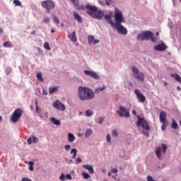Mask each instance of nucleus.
<instances>
[{
    "mask_svg": "<svg viewBox=\"0 0 181 181\" xmlns=\"http://www.w3.org/2000/svg\"><path fill=\"white\" fill-rule=\"evenodd\" d=\"M161 129L162 131H165V129H166V122H163V124L161 126Z\"/></svg>",
    "mask_w": 181,
    "mask_h": 181,
    "instance_id": "nucleus-47",
    "label": "nucleus"
},
{
    "mask_svg": "<svg viewBox=\"0 0 181 181\" xmlns=\"http://www.w3.org/2000/svg\"><path fill=\"white\" fill-rule=\"evenodd\" d=\"M116 30H117L118 33L119 35H127L128 33V30L124 27V25L121 24H115V26H113Z\"/></svg>",
    "mask_w": 181,
    "mask_h": 181,
    "instance_id": "nucleus-9",
    "label": "nucleus"
},
{
    "mask_svg": "<svg viewBox=\"0 0 181 181\" xmlns=\"http://www.w3.org/2000/svg\"><path fill=\"white\" fill-rule=\"evenodd\" d=\"M134 94H136L137 100L141 103H145L146 101V98H145V95L141 93L140 90L135 89Z\"/></svg>",
    "mask_w": 181,
    "mask_h": 181,
    "instance_id": "nucleus-10",
    "label": "nucleus"
},
{
    "mask_svg": "<svg viewBox=\"0 0 181 181\" xmlns=\"http://www.w3.org/2000/svg\"><path fill=\"white\" fill-rule=\"evenodd\" d=\"M74 139H76V137L74 136V134L71 133L68 134V141L69 142H74Z\"/></svg>",
    "mask_w": 181,
    "mask_h": 181,
    "instance_id": "nucleus-25",
    "label": "nucleus"
},
{
    "mask_svg": "<svg viewBox=\"0 0 181 181\" xmlns=\"http://www.w3.org/2000/svg\"><path fill=\"white\" fill-rule=\"evenodd\" d=\"M138 117V120L136 123V127H141L145 131H151V127H149V123L145 120V118L139 117V115L136 116Z\"/></svg>",
    "mask_w": 181,
    "mask_h": 181,
    "instance_id": "nucleus-2",
    "label": "nucleus"
},
{
    "mask_svg": "<svg viewBox=\"0 0 181 181\" xmlns=\"http://www.w3.org/2000/svg\"><path fill=\"white\" fill-rule=\"evenodd\" d=\"M68 37H69L71 42H77V36H76V31H74L71 34H69L68 35Z\"/></svg>",
    "mask_w": 181,
    "mask_h": 181,
    "instance_id": "nucleus-23",
    "label": "nucleus"
},
{
    "mask_svg": "<svg viewBox=\"0 0 181 181\" xmlns=\"http://www.w3.org/2000/svg\"><path fill=\"white\" fill-rule=\"evenodd\" d=\"M37 78L40 80V81H43V78H42V73L37 74Z\"/></svg>",
    "mask_w": 181,
    "mask_h": 181,
    "instance_id": "nucleus-40",
    "label": "nucleus"
},
{
    "mask_svg": "<svg viewBox=\"0 0 181 181\" xmlns=\"http://www.w3.org/2000/svg\"><path fill=\"white\" fill-rule=\"evenodd\" d=\"M70 153H74L73 158H74V159H75V158H76V156H77V149H76V148H72L71 151V152H70Z\"/></svg>",
    "mask_w": 181,
    "mask_h": 181,
    "instance_id": "nucleus-36",
    "label": "nucleus"
},
{
    "mask_svg": "<svg viewBox=\"0 0 181 181\" xmlns=\"http://www.w3.org/2000/svg\"><path fill=\"white\" fill-rule=\"evenodd\" d=\"M132 71L134 75L138 74V73H139V69H138L136 66H132Z\"/></svg>",
    "mask_w": 181,
    "mask_h": 181,
    "instance_id": "nucleus-34",
    "label": "nucleus"
},
{
    "mask_svg": "<svg viewBox=\"0 0 181 181\" xmlns=\"http://www.w3.org/2000/svg\"><path fill=\"white\" fill-rule=\"evenodd\" d=\"M99 42H100V40L93 39V45H97V43H99Z\"/></svg>",
    "mask_w": 181,
    "mask_h": 181,
    "instance_id": "nucleus-58",
    "label": "nucleus"
},
{
    "mask_svg": "<svg viewBox=\"0 0 181 181\" xmlns=\"http://www.w3.org/2000/svg\"><path fill=\"white\" fill-rule=\"evenodd\" d=\"M167 115L165 112L161 111L160 112V121L161 122H166Z\"/></svg>",
    "mask_w": 181,
    "mask_h": 181,
    "instance_id": "nucleus-20",
    "label": "nucleus"
},
{
    "mask_svg": "<svg viewBox=\"0 0 181 181\" xmlns=\"http://www.w3.org/2000/svg\"><path fill=\"white\" fill-rule=\"evenodd\" d=\"M12 71V68H6V74L8 75L11 74V72Z\"/></svg>",
    "mask_w": 181,
    "mask_h": 181,
    "instance_id": "nucleus-43",
    "label": "nucleus"
},
{
    "mask_svg": "<svg viewBox=\"0 0 181 181\" xmlns=\"http://www.w3.org/2000/svg\"><path fill=\"white\" fill-rule=\"evenodd\" d=\"M13 4L16 5V6H22V3L19 0H13Z\"/></svg>",
    "mask_w": 181,
    "mask_h": 181,
    "instance_id": "nucleus-38",
    "label": "nucleus"
},
{
    "mask_svg": "<svg viewBox=\"0 0 181 181\" xmlns=\"http://www.w3.org/2000/svg\"><path fill=\"white\" fill-rule=\"evenodd\" d=\"M83 169H86V170H88L89 173L90 175H94V168H93V165H83Z\"/></svg>",
    "mask_w": 181,
    "mask_h": 181,
    "instance_id": "nucleus-19",
    "label": "nucleus"
},
{
    "mask_svg": "<svg viewBox=\"0 0 181 181\" xmlns=\"http://www.w3.org/2000/svg\"><path fill=\"white\" fill-rule=\"evenodd\" d=\"M50 22V17H45L42 20V23H45V25Z\"/></svg>",
    "mask_w": 181,
    "mask_h": 181,
    "instance_id": "nucleus-29",
    "label": "nucleus"
},
{
    "mask_svg": "<svg viewBox=\"0 0 181 181\" xmlns=\"http://www.w3.org/2000/svg\"><path fill=\"white\" fill-rule=\"evenodd\" d=\"M70 1L76 7V9H77L78 11H84V9H86V6H84V5L78 4L79 0H70Z\"/></svg>",
    "mask_w": 181,
    "mask_h": 181,
    "instance_id": "nucleus-13",
    "label": "nucleus"
},
{
    "mask_svg": "<svg viewBox=\"0 0 181 181\" xmlns=\"http://www.w3.org/2000/svg\"><path fill=\"white\" fill-rule=\"evenodd\" d=\"M4 47H13V45H12V42L8 41L4 43Z\"/></svg>",
    "mask_w": 181,
    "mask_h": 181,
    "instance_id": "nucleus-30",
    "label": "nucleus"
},
{
    "mask_svg": "<svg viewBox=\"0 0 181 181\" xmlns=\"http://www.w3.org/2000/svg\"><path fill=\"white\" fill-rule=\"evenodd\" d=\"M94 42V36L93 35H88V45H91Z\"/></svg>",
    "mask_w": 181,
    "mask_h": 181,
    "instance_id": "nucleus-31",
    "label": "nucleus"
},
{
    "mask_svg": "<svg viewBox=\"0 0 181 181\" xmlns=\"http://www.w3.org/2000/svg\"><path fill=\"white\" fill-rule=\"evenodd\" d=\"M132 114L133 115H136V110H132Z\"/></svg>",
    "mask_w": 181,
    "mask_h": 181,
    "instance_id": "nucleus-63",
    "label": "nucleus"
},
{
    "mask_svg": "<svg viewBox=\"0 0 181 181\" xmlns=\"http://www.w3.org/2000/svg\"><path fill=\"white\" fill-rule=\"evenodd\" d=\"M53 107L54 108H56L57 110H59V111H64L66 110V105L62 103L59 100H56L53 103Z\"/></svg>",
    "mask_w": 181,
    "mask_h": 181,
    "instance_id": "nucleus-11",
    "label": "nucleus"
},
{
    "mask_svg": "<svg viewBox=\"0 0 181 181\" xmlns=\"http://www.w3.org/2000/svg\"><path fill=\"white\" fill-rule=\"evenodd\" d=\"M78 97L81 101L93 100L95 97L94 91L88 88L80 86L78 89Z\"/></svg>",
    "mask_w": 181,
    "mask_h": 181,
    "instance_id": "nucleus-1",
    "label": "nucleus"
},
{
    "mask_svg": "<svg viewBox=\"0 0 181 181\" xmlns=\"http://www.w3.org/2000/svg\"><path fill=\"white\" fill-rule=\"evenodd\" d=\"M21 181H32V180L28 177H23Z\"/></svg>",
    "mask_w": 181,
    "mask_h": 181,
    "instance_id": "nucleus-53",
    "label": "nucleus"
},
{
    "mask_svg": "<svg viewBox=\"0 0 181 181\" xmlns=\"http://www.w3.org/2000/svg\"><path fill=\"white\" fill-rule=\"evenodd\" d=\"M152 36H153V33L151 31L143 32L137 36V40H150Z\"/></svg>",
    "mask_w": 181,
    "mask_h": 181,
    "instance_id": "nucleus-4",
    "label": "nucleus"
},
{
    "mask_svg": "<svg viewBox=\"0 0 181 181\" xmlns=\"http://www.w3.org/2000/svg\"><path fill=\"white\" fill-rule=\"evenodd\" d=\"M76 162H77V163H81V158H78L76 159Z\"/></svg>",
    "mask_w": 181,
    "mask_h": 181,
    "instance_id": "nucleus-60",
    "label": "nucleus"
},
{
    "mask_svg": "<svg viewBox=\"0 0 181 181\" xmlns=\"http://www.w3.org/2000/svg\"><path fill=\"white\" fill-rule=\"evenodd\" d=\"M93 114L94 113L90 110H88L86 112V117H91V115H93Z\"/></svg>",
    "mask_w": 181,
    "mask_h": 181,
    "instance_id": "nucleus-39",
    "label": "nucleus"
},
{
    "mask_svg": "<svg viewBox=\"0 0 181 181\" xmlns=\"http://www.w3.org/2000/svg\"><path fill=\"white\" fill-rule=\"evenodd\" d=\"M74 18L77 21V22H78V23H81V22H83V18L80 14L77 13V12H74Z\"/></svg>",
    "mask_w": 181,
    "mask_h": 181,
    "instance_id": "nucleus-21",
    "label": "nucleus"
},
{
    "mask_svg": "<svg viewBox=\"0 0 181 181\" xmlns=\"http://www.w3.org/2000/svg\"><path fill=\"white\" fill-rule=\"evenodd\" d=\"M142 134L145 135V136H149V132L142 130Z\"/></svg>",
    "mask_w": 181,
    "mask_h": 181,
    "instance_id": "nucleus-50",
    "label": "nucleus"
},
{
    "mask_svg": "<svg viewBox=\"0 0 181 181\" xmlns=\"http://www.w3.org/2000/svg\"><path fill=\"white\" fill-rule=\"evenodd\" d=\"M111 172H112V173H118V169H117V168H113V169H112Z\"/></svg>",
    "mask_w": 181,
    "mask_h": 181,
    "instance_id": "nucleus-57",
    "label": "nucleus"
},
{
    "mask_svg": "<svg viewBox=\"0 0 181 181\" xmlns=\"http://www.w3.org/2000/svg\"><path fill=\"white\" fill-rule=\"evenodd\" d=\"M161 146H158L156 149V155L158 158V159H162V151L163 153L165 155L166 153V149H168V147L166 146V144H161Z\"/></svg>",
    "mask_w": 181,
    "mask_h": 181,
    "instance_id": "nucleus-7",
    "label": "nucleus"
},
{
    "mask_svg": "<svg viewBox=\"0 0 181 181\" xmlns=\"http://www.w3.org/2000/svg\"><path fill=\"white\" fill-rule=\"evenodd\" d=\"M98 2L100 4V5H103V6H105V3H104V1L99 0Z\"/></svg>",
    "mask_w": 181,
    "mask_h": 181,
    "instance_id": "nucleus-59",
    "label": "nucleus"
},
{
    "mask_svg": "<svg viewBox=\"0 0 181 181\" xmlns=\"http://www.w3.org/2000/svg\"><path fill=\"white\" fill-rule=\"evenodd\" d=\"M166 49H168V47L163 43V42L154 47V50H157L158 52H165Z\"/></svg>",
    "mask_w": 181,
    "mask_h": 181,
    "instance_id": "nucleus-16",
    "label": "nucleus"
},
{
    "mask_svg": "<svg viewBox=\"0 0 181 181\" xmlns=\"http://www.w3.org/2000/svg\"><path fill=\"white\" fill-rule=\"evenodd\" d=\"M29 170L31 171H33L34 170L33 165H30Z\"/></svg>",
    "mask_w": 181,
    "mask_h": 181,
    "instance_id": "nucleus-62",
    "label": "nucleus"
},
{
    "mask_svg": "<svg viewBox=\"0 0 181 181\" xmlns=\"http://www.w3.org/2000/svg\"><path fill=\"white\" fill-rule=\"evenodd\" d=\"M115 25H121V23H124L125 22V18H124V16L122 15V12L118 9V8H115Z\"/></svg>",
    "mask_w": 181,
    "mask_h": 181,
    "instance_id": "nucleus-3",
    "label": "nucleus"
},
{
    "mask_svg": "<svg viewBox=\"0 0 181 181\" xmlns=\"http://www.w3.org/2000/svg\"><path fill=\"white\" fill-rule=\"evenodd\" d=\"M71 148V147L70 145H69V144H67V145L65 146V149H66V151H70Z\"/></svg>",
    "mask_w": 181,
    "mask_h": 181,
    "instance_id": "nucleus-55",
    "label": "nucleus"
},
{
    "mask_svg": "<svg viewBox=\"0 0 181 181\" xmlns=\"http://www.w3.org/2000/svg\"><path fill=\"white\" fill-rule=\"evenodd\" d=\"M22 114H23L22 109L17 108L11 115L12 122H18V121H19V118L22 117Z\"/></svg>",
    "mask_w": 181,
    "mask_h": 181,
    "instance_id": "nucleus-5",
    "label": "nucleus"
},
{
    "mask_svg": "<svg viewBox=\"0 0 181 181\" xmlns=\"http://www.w3.org/2000/svg\"><path fill=\"white\" fill-rule=\"evenodd\" d=\"M84 73L86 76H90L92 78H95V80H99L100 78V76L93 71L85 70Z\"/></svg>",
    "mask_w": 181,
    "mask_h": 181,
    "instance_id": "nucleus-14",
    "label": "nucleus"
},
{
    "mask_svg": "<svg viewBox=\"0 0 181 181\" xmlns=\"http://www.w3.org/2000/svg\"><path fill=\"white\" fill-rule=\"evenodd\" d=\"M104 90H105V86H103L101 88H97L95 90V94H98V93H100V91H104Z\"/></svg>",
    "mask_w": 181,
    "mask_h": 181,
    "instance_id": "nucleus-28",
    "label": "nucleus"
},
{
    "mask_svg": "<svg viewBox=\"0 0 181 181\" xmlns=\"http://www.w3.org/2000/svg\"><path fill=\"white\" fill-rule=\"evenodd\" d=\"M66 178L68 179V180H71V179H73V177H71V175L70 174H66Z\"/></svg>",
    "mask_w": 181,
    "mask_h": 181,
    "instance_id": "nucleus-51",
    "label": "nucleus"
},
{
    "mask_svg": "<svg viewBox=\"0 0 181 181\" xmlns=\"http://www.w3.org/2000/svg\"><path fill=\"white\" fill-rule=\"evenodd\" d=\"M86 8L88 10L86 11V13H88V15H90V13H95V12H97L98 11L95 6H92L90 4H86Z\"/></svg>",
    "mask_w": 181,
    "mask_h": 181,
    "instance_id": "nucleus-15",
    "label": "nucleus"
},
{
    "mask_svg": "<svg viewBox=\"0 0 181 181\" xmlns=\"http://www.w3.org/2000/svg\"><path fill=\"white\" fill-rule=\"evenodd\" d=\"M42 8L47 9L48 12H50L51 9H54V3L50 0H46L41 3Z\"/></svg>",
    "mask_w": 181,
    "mask_h": 181,
    "instance_id": "nucleus-8",
    "label": "nucleus"
},
{
    "mask_svg": "<svg viewBox=\"0 0 181 181\" xmlns=\"http://www.w3.org/2000/svg\"><path fill=\"white\" fill-rule=\"evenodd\" d=\"M83 176L84 177V179H90V175L86 173H83Z\"/></svg>",
    "mask_w": 181,
    "mask_h": 181,
    "instance_id": "nucleus-46",
    "label": "nucleus"
},
{
    "mask_svg": "<svg viewBox=\"0 0 181 181\" xmlns=\"http://www.w3.org/2000/svg\"><path fill=\"white\" fill-rule=\"evenodd\" d=\"M28 165H30V166H33V165H35V163H33V161H30L28 163Z\"/></svg>",
    "mask_w": 181,
    "mask_h": 181,
    "instance_id": "nucleus-61",
    "label": "nucleus"
},
{
    "mask_svg": "<svg viewBox=\"0 0 181 181\" xmlns=\"http://www.w3.org/2000/svg\"><path fill=\"white\" fill-rule=\"evenodd\" d=\"M171 128H173V129H177V123L176 122V120L175 119L173 120Z\"/></svg>",
    "mask_w": 181,
    "mask_h": 181,
    "instance_id": "nucleus-32",
    "label": "nucleus"
},
{
    "mask_svg": "<svg viewBox=\"0 0 181 181\" xmlns=\"http://www.w3.org/2000/svg\"><path fill=\"white\" fill-rule=\"evenodd\" d=\"M147 181H156L151 176H147Z\"/></svg>",
    "mask_w": 181,
    "mask_h": 181,
    "instance_id": "nucleus-54",
    "label": "nucleus"
},
{
    "mask_svg": "<svg viewBox=\"0 0 181 181\" xmlns=\"http://www.w3.org/2000/svg\"><path fill=\"white\" fill-rule=\"evenodd\" d=\"M59 89L57 88V87L55 88H49V94H53L54 93H56V91H57Z\"/></svg>",
    "mask_w": 181,
    "mask_h": 181,
    "instance_id": "nucleus-33",
    "label": "nucleus"
},
{
    "mask_svg": "<svg viewBox=\"0 0 181 181\" xmlns=\"http://www.w3.org/2000/svg\"><path fill=\"white\" fill-rule=\"evenodd\" d=\"M44 47L46 50H50V45H49V42H45L44 44Z\"/></svg>",
    "mask_w": 181,
    "mask_h": 181,
    "instance_id": "nucleus-41",
    "label": "nucleus"
},
{
    "mask_svg": "<svg viewBox=\"0 0 181 181\" xmlns=\"http://www.w3.org/2000/svg\"><path fill=\"white\" fill-rule=\"evenodd\" d=\"M171 77H173L176 81H178V83H181V77L177 74H171Z\"/></svg>",
    "mask_w": 181,
    "mask_h": 181,
    "instance_id": "nucleus-24",
    "label": "nucleus"
},
{
    "mask_svg": "<svg viewBox=\"0 0 181 181\" xmlns=\"http://www.w3.org/2000/svg\"><path fill=\"white\" fill-rule=\"evenodd\" d=\"M52 18H53L54 23H56V25H59V23H60V20L59 19V18L57 16H54L52 17Z\"/></svg>",
    "mask_w": 181,
    "mask_h": 181,
    "instance_id": "nucleus-35",
    "label": "nucleus"
},
{
    "mask_svg": "<svg viewBox=\"0 0 181 181\" xmlns=\"http://www.w3.org/2000/svg\"><path fill=\"white\" fill-rule=\"evenodd\" d=\"M51 121L54 125H60V120L56 119L54 117L51 118Z\"/></svg>",
    "mask_w": 181,
    "mask_h": 181,
    "instance_id": "nucleus-27",
    "label": "nucleus"
},
{
    "mask_svg": "<svg viewBox=\"0 0 181 181\" xmlns=\"http://www.w3.org/2000/svg\"><path fill=\"white\" fill-rule=\"evenodd\" d=\"M60 180L64 181V179H66V176L63 173L61 174V176L59 177Z\"/></svg>",
    "mask_w": 181,
    "mask_h": 181,
    "instance_id": "nucleus-52",
    "label": "nucleus"
},
{
    "mask_svg": "<svg viewBox=\"0 0 181 181\" xmlns=\"http://www.w3.org/2000/svg\"><path fill=\"white\" fill-rule=\"evenodd\" d=\"M105 19H106L107 22H108V23H110V25H111L112 26H115V23H114V21L111 19L110 15L106 14L105 16Z\"/></svg>",
    "mask_w": 181,
    "mask_h": 181,
    "instance_id": "nucleus-22",
    "label": "nucleus"
},
{
    "mask_svg": "<svg viewBox=\"0 0 181 181\" xmlns=\"http://www.w3.org/2000/svg\"><path fill=\"white\" fill-rule=\"evenodd\" d=\"M35 104L36 105V112H37V110H39V100H37V99H36L35 100Z\"/></svg>",
    "mask_w": 181,
    "mask_h": 181,
    "instance_id": "nucleus-42",
    "label": "nucleus"
},
{
    "mask_svg": "<svg viewBox=\"0 0 181 181\" xmlns=\"http://www.w3.org/2000/svg\"><path fill=\"white\" fill-rule=\"evenodd\" d=\"M103 122H104V117H100L98 123L103 124Z\"/></svg>",
    "mask_w": 181,
    "mask_h": 181,
    "instance_id": "nucleus-56",
    "label": "nucleus"
},
{
    "mask_svg": "<svg viewBox=\"0 0 181 181\" xmlns=\"http://www.w3.org/2000/svg\"><path fill=\"white\" fill-rule=\"evenodd\" d=\"M119 110L116 111L119 117H126V118H129V117H131V115L129 114V111L127 110V107L124 106H119Z\"/></svg>",
    "mask_w": 181,
    "mask_h": 181,
    "instance_id": "nucleus-6",
    "label": "nucleus"
},
{
    "mask_svg": "<svg viewBox=\"0 0 181 181\" xmlns=\"http://www.w3.org/2000/svg\"><path fill=\"white\" fill-rule=\"evenodd\" d=\"M93 134V130L91 129H88L85 132V136L86 138H89V136H91V134Z\"/></svg>",
    "mask_w": 181,
    "mask_h": 181,
    "instance_id": "nucleus-26",
    "label": "nucleus"
},
{
    "mask_svg": "<svg viewBox=\"0 0 181 181\" xmlns=\"http://www.w3.org/2000/svg\"><path fill=\"white\" fill-rule=\"evenodd\" d=\"M27 142L29 145H31L33 143L37 144V142H39V139L36 137V136H32L28 139Z\"/></svg>",
    "mask_w": 181,
    "mask_h": 181,
    "instance_id": "nucleus-17",
    "label": "nucleus"
},
{
    "mask_svg": "<svg viewBox=\"0 0 181 181\" xmlns=\"http://www.w3.org/2000/svg\"><path fill=\"white\" fill-rule=\"evenodd\" d=\"M150 40H151V42H156V40H158V37H156L153 36H153H151V37H150Z\"/></svg>",
    "mask_w": 181,
    "mask_h": 181,
    "instance_id": "nucleus-45",
    "label": "nucleus"
},
{
    "mask_svg": "<svg viewBox=\"0 0 181 181\" xmlns=\"http://www.w3.org/2000/svg\"><path fill=\"white\" fill-rule=\"evenodd\" d=\"M112 136L115 137L118 136V132H117V130H113L112 132Z\"/></svg>",
    "mask_w": 181,
    "mask_h": 181,
    "instance_id": "nucleus-44",
    "label": "nucleus"
},
{
    "mask_svg": "<svg viewBox=\"0 0 181 181\" xmlns=\"http://www.w3.org/2000/svg\"><path fill=\"white\" fill-rule=\"evenodd\" d=\"M114 4V0H105V5H107V6H110V5H112Z\"/></svg>",
    "mask_w": 181,
    "mask_h": 181,
    "instance_id": "nucleus-37",
    "label": "nucleus"
},
{
    "mask_svg": "<svg viewBox=\"0 0 181 181\" xmlns=\"http://www.w3.org/2000/svg\"><path fill=\"white\" fill-rule=\"evenodd\" d=\"M90 16L91 18H94L95 19H103V16H104V12L102 11H98L95 13H89Z\"/></svg>",
    "mask_w": 181,
    "mask_h": 181,
    "instance_id": "nucleus-12",
    "label": "nucleus"
},
{
    "mask_svg": "<svg viewBox=\"0 0 181 181\" xmlns=\"http://www.w3.org/2000/svg\"><path fill=\"white\" fill-rule=\"evenodd\" d=\"M37 50L38 51L39 54H43V51L42 50V49H40V47H37Z\"/></svg>",
    "mask_w": 181,
    "mask_h": 181,
    "instance_id": "nucleus-49",
    "label": "nucleus"
},
{
    "mask_svg": "<svg viewBox=\"0 0 181 181\" xmlns=\"http://www.w3.org/2000/svg\"><path fill=\"white\" fill-rule=\"evenodd\" d=\"M0 33H4V29L0 28Z\"/></svg>",
    "mask_w": 181,
    "mask_h": 181,
    "instance_id": "nucleus-64",
    "label": "nucleus"
},
{
    "mask_svg": "<svg viewBox=\"0 0 181 181\" xmlns=\"http://www.w3.org/2000/svg\"><path fill=\"white\" fill-rule=\"evenodd\" d=\"M106 138H107V142H108L109 144H110V143H111V136H110V134H107V136H106Z\"/></svg>",
    "mask_w": 181,
    "mask_h": 181,
    "instance_id": "nucleus-48",
    "label": "nucleus"
},
{
    "mask_svg": "<svg viewBox=\"0 0 181 181\" xmlns=\"http://www.w3.org/2000/svg\"><path fill=\"white\" fill-rule=\"evenodd\" d=\"M133 76H134V78L139 80V81H144L145 78V74H144V73L142 72H139L136 75L133 74Z\"/></svg>",
    "mask_w": 181,
    "mask_h": 181,
    "instance_id": "nucleus-18",
    "label": "nucleus"
}]
</instances>
